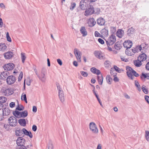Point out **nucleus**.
Returning a JSON list of instances; mask_svg holds the SVG:
<instances>
[{
	"instance_id": "obj_38",
	"label": "nucleus",
	"mask_w": 149,
	"mask_h": 149,
	"mask_svg": "<svg viewBox=\"0 0 149 149\" xmlns=\"http://www.w3.org/2000/svg\"><path fill=\"white\" fill-rule=\"evenodd\" d=\"M135 86L137 88L138 90L139 91H141V88L140 85H139L138 81L136 80L135 81Z\"/></svg>"
},
{
	"instance_id": "obj_36",
	"label": "nucleus",
	"mask_w": 149,
	"mask_h": 149,
	"mask_svg": "<svg viewBox=\"0 0 149 149\" xmlns=\"http://www.w3.org/2000/svg\"><path fill=\"white\" fill-rule=\"evenodd\" d=\"M23 134L22 130L19 129L15 130V135L17 136H22Z\"/></svg>"
},
{
	"instance_id": "obj_35",
	"label": "nucleus",
	"mask_w": 149,
	"mask_h": 149,
	"mask_svg": "<svg viewBox=\"0 0 149 149\" xmlns=\"http://www.w3.org/2000/svg\"><path fill=\"white\" fill-rule=\"evenodd\" d=\"M7 99L6 97L4 96L0 97V103L3 104L7 101Z\"/></svg>"
},
{
	"instance_id": "obj_64",
	"label": "nucleus",
	"mask_w": 149,
	"mask_h": 149,
	"mask_svg": "<svg viewBox=\"0 0 149 149\" xmlns=\"http://www.w3.org/2000/svg\"><path fill=\"white\" fill-rule=\"evenodd\" d=\"M146 70H149V62L147 63L146 65Z\"/></svg>"
},
{
	"instance_id": "obj_43",
	"label": "nucleus",
	"mask_w": 149,
	"mask_h": 149,
	"mask_svg": "<svg viewBox=\"0 0 149 149\" xmlns=\"http://www.w3.org/2000/svg\"><path fill=\"white\" fill-rule=\"evenodd\" d=\"M146 86H144L143 85L142 86V90L143 92L146 94H147L148 93V90L146 88H145Z\"/></svg>"
},
{
	"instance_id": "obj_55",
	"label": "nucleus",
	"mask_w": 149,
	"mask_h": 149,
	"mask_svg": "<svg viewBox=\"0 0 149 149\" xmlns=\"http://www.w3.org/2000/svg\"><path fill=\"white\" fill-rule=\"evenodd\" d=\"M3 127L6 130H8L9 128V125L8 124H5L4 125Z\"/></svg>"
},
{
	"instance_id": "obj_16",
	"label": "nucleus",
	"mask_w": 149,
	"mask_h": 149,
	"mask_svg": "<svg viewBox=\"0 0 149 149\" xmlns=\"http://www.w3.org/2000/svg\"><path fill=\"white\" fill-rule=\"evenodd\" d=\"M96 21L97 24L100 26L104 25L106 22L105 20L101 17L98 18Z\"/></svg>"
},
{
	"instance_id": "obj_50",
	"label": "nucleus",
	"mask_w": 149,
	"mask_h": 149,
	"mask_svg": "<svg viewBox=\"0 0 149 149\" xmlns=\"http://www.w3.org/2000/svg\"><path fill=\"white\" fill-rule=\"evenodd\" d=\"M23 76V73L22 72H21L19 74V76L18 78V81H21L22 79V78Z\"/></svg>"
},
{
	"instance_id": "obj_19",
	"label": "nucleus",
	"mask_w": 149,
	"mask_h": 149,
	"mask_svg": "<svg viewBox=\"0 0 149 149\" xmlns=\"http://www.w3.org/2000/svg\"><path fill=\"white\" fill-rule=\"evenodd\" d=\"M94 54L95 56L98 58L101 59L103 56L102 55V52L101 51H95L94 52Z\"/></svg>"
},
{
	"instance_id": "obj_30",
	"label": "nucleus",
	"mask_w": 149,
	"mask_h": 149,
	"mask_svg": "<svg viewBox=\"0 0 149 149\" xmlns=\"http://www.w3.org/2000/svg\"><path fill=\"white\" fill-rule=\"evenodd\" d=\"M21 113V112L17 110H15L13 112V114L16 118H20V115Z\"/></svg>"
},
{
	"instance_id": "obj_33",
	"label": "nucleus",
	"mask_w": 149,
	"mask_h": 149,
	"mask_svg": "<svg viewBox=\"0 0 149 149\" xmlns=\"http://www.w3.org/2000/svg\"><path fill=\"white\" fill-rule=\"evenodd\" d=\"M107 82L109 84H111V82L112 81V79L109 75H107L106 78Z\"/></svg>"
},
{
	"instance_id": "obj_32",
	"label": "nucleus",
	"mask_w": 149,
	"mask_h": 149,
	"mask_svg": "<svg viewBox=\"0 0 149 149\" xmlns=\"http://www.w3.org/2000/svg\"><path fill=\"white\" fill-rule=\"evenodd\" d=\"M141 62V61L138 59V60L134 61V64L136 67H140L142 65Z\"/></svg>"
},
{
	"instance_id": "obj_45",
	"label": "nucleus",
	"mask_w": 149,
	"mask_h": 149,
	"mask_svg": "<svg viewBox=\"0 0 149 149\" xmlns=\"http://www.w3.org/2000/svg\"><path fill=\"white\" fill-rule=\"evenodd\" d=\"M21 58L22 59V61L23 63H24V61L26 58V57L24 55V53H21Z\"/></svg>"
},
{
	"instance_id": "obj_59",
	"label": "nucleus",
	"mask_w": 149,
	"mask_h": 149,
	"mask_svg": "<svg viewBox=\"0 0 149 149\" xmlns=\"http://www.w3.org/2000/svg\"><path fill=\"white\" fill-rule=\"evenodd\" d=\"M145 99L147 102L149 104V96L148 95H145Z\"/></svg>"
},
{
	"instance_id": "obj_47",
	"label": "nucleus",
	"mask_w": 149,
	"mask_h": 149,
	"mask_svg": "<svg viewBox=\"0 0 149 149\" xmlns=\"http://www.w3.org/2000/svg\"><path fill=\"white\" fill-rule=\"evenodd\" d=\"M100 13V9L99 8H97L94 9V13L95 14L98 15Z\"/></svg>"
},
{
	"instance_id": "obj_1",
	"label": "nucleus",
	"mask_w": 149,
	"mask_h": 149,
	"mask_svg": "<svg viewBox=\"0 0 149 149\" xmlns=\"http://www.w3.org/2000/svg\"><path fill=\"white\" fill-rule=\"evenodd\" d=\"M46 73V70L45 68H42L40 74L38 75V77L39 79L43 82L45 81L46 77L45 74Z\"/></svg>"
},
{
	"instance_id": "obj_28",
	"label": "nucleus",
	"mask_w": 149,
	"mask_h": 149,
	"mask_svg": "<svg viewBox=\"0 0 149 149\" xmlns=\"http://www.w3.org/2000/svg\"><path fill=\"white\" fill-rule=\"evenodd\" d=\"M18 123L21 125L25 126L26 125V121L25 119H20L18 120Z\"/></svg>"
},
{
	"instance_id": "obj_42",
	"label": "nucleus",
	"mask_w": 149,
	"mask_h": 149,
	"mask_svg": "<svg viewBox=\"0 0 149 149\" xmlns=\"http://www.w3.org/2000/svg\"><path fill=\"white\" fill-rule=\"evenodd\" d=\"M24 109V107L22 105H21V107H20L19 105H18L16 109V110H18L19 111H22Z\"/></svg>"
},
{
	"instance_id": "obj_25",
	"label": "nucleus",
	"mask_w": 149,
	"mask_h": 149,
	"mask_svg": "<svg viewBox=\"0 0 149 149\" xmlns=\"http://www.w3.org/2000/svg\"><path fill=\"white\" fill-rule=\"evenodd\" d=\"M80 31L83 36H85L87 35V32L84 26L81 27L80 29Z\"/></svg>"
},
{
	"instance_id": "obj_8",
	"label": "nucleus",
	"mask_w": 149,
	"mask_h": 149,
	"mask_svg": "<svg viewBox=\"0 0 149 149\" xmlns=\"http://www.w3.org/2000/svg\"><path fill=\"white\" fill-rule=\"evenodd\" d=\"M94 8L88 7L85 11L84 15L86 16H88L91 15L94 13Z\"/></svg>"
},
{
	"instance_id": "obj_39",
	"label": "nucleus",
	"mask_w": 149,
	"mask_h": 149,
	"mask_svg": "<svg viewBox=\"0 0 149 149\" xmlns=\"http://www.w3.org/2000/svg\"><path fill=\"white\" fill-rule=\"evenodd\" d=\"M89 6L90 7L94 8L93 6L95 4V2L89 0L88 1Z\"/></svg>"
},
{
	"instance_id": "obj_23",
	"label": "nucleus",
	"mask_w": 149,
	"mask_h": 149,
	"mask_svg": "<svg viewBox=\"0 0 149 149\" xmlns=\"http://www.w3.org/2000/svg\"><path fill=\"white\" fill-rule=\"evenodd\" d=\"M124 34V31L121 29H118L116 33V35L119 38H121Z\"/></svg>"
},
{
	"instance_id": "obj_4",
	"label": "nucleus",
	"mask_w": 149,
	"mask_h": 149,
	"mask_svg": "<svg viewBox=\"0 0 149 149\" xmlns=\"http://www.w3.org/2000/svg\"><path fill=\"white\" fill-rule=\"evenodd\" d=\"M116 41V37L113 34H112L109 37L107 40H106L107 46H110L113 45Z\"/></svg>"
},
{
	"instance_id": "obj_12",
	"label": "nucleus",
	"mask_w": 149,
	"mask_h": 149,
	"mask_svg": "<svg viewBox=\"0 0 149 149\" xmlns=\"http://www.w3.org/2000/svg\"><path fill=\"white\" fill-rule=\"evenodd\" d=\"M96 23V22L93 17L90 18L87 22L88 26L91 27L94 26Z\"/></svg>"
},
{
	"instance_id": "obj_49",
	"label": "nucleus",
	"mask_w": 149,
	"mask_h": 149,
	"mask_svg": "<svg viewBox=\"0 0 149 149\" xmlns=\"http://www.w3.org/2000/svg\"><path fill=\"white\" fill-rule=\"evenodd\" d=\"M80 73L84 77H86L88 76V74L87 72L81 71Z\"/></svg>"
},
{
	"instance_id": "obj_22",
	"label": "nucleus",
	"mask_w": 149,
	"mask_h": 149,
	"mask_svg": "<svg viewBox=\"0 0 149 149\" xmlns=\"http://www.w3.org/2000/svg\"><path fill=\"white\" fill-rule=\"evenodd\" d=\"M84 0H82L80 2L79 6L82 10H85L86 8V3Z\"/></svg>"
},
{
	"instance_id": "obj_57",
	"label": "nucleus",
	"mask_w": 149,
	"mask_h": 149,
	"mask_svg": "<svg viewBox=\"0 0 149 149\" xmlns=\"http://www.w3.org/2000/svg\"><path fill=\"white\" fill-rule=\"evenodd\" d=\"M132 73L133 74L134 76L136 77H138L139 76V74L137 73L134 70L133 71Z\"/></svg>"
},
{
	"instance_id": "obj_61",
	"label": "nucleus",
	"mask_w": 149,
	"mask_h": 149,
	"mask_svg": "<svg viewBox=\"0 0 149 149\" xmlns=\"http://www.w3.org/2000/svg\"><path fill=\"white\" fill-rule=\"evenodd\" d=\"M32 130L36 132L37 129V127L35 125H33L32 126Z\"/></svg>"
},
{
	"instance_id": "obj_63",
	"label": "nucleus",
	"mask_w": 149,
	"mask_h": 149,
	"mask_svg": "<svg viewBox=\"0 0 149 149\" xmlns=\"http://www.w3.org/2000/svg\"><path fill=\"white\" fill-rule=\"evenodd\" d=\"M53 146L52 144L51 143H49L48 146V149H53Z\"/></svg>"
},
{
	"instance_id": "obj_52",
	"label": "nucleus",
	"mask_w": 149,
	"mask_h": 149,
	"mask_svg": "<svg viewBox=\"0 0 149 149\" xmlns=\"http://www.w3.org/2000/svg\"><path fill=\"white\" fill-rule=\"evenodd\" d=\"M116 73L113 75V76L114 77L113 79V81L116 82H118L119 81L118 78L116 76Z\"/></svg>"
},
{
	"instance_id": "obj_37",
	"label": "nucleus",
	"mask_w": 149,
	"mask_h": 149,
	"mask_svg": "<svg viewBox=\"0 0 149 149\" xmlns=\"http://www.w3.org/2000/svg\"><path fill=\"white\" fill-rule=\"evenodd\" d=\"M24 93H23V94ZM21 100L22 101H24L26 103H27L26 95L25 94L23 95H22L21 97Z\"/></svg>"
},
{
	"instance_id": "obj_29",
	"label": "nucleus",
	"mask_w": 149,
	"mask_h": 149,
	"mask_svg": "<svg viewBox=\"0 0 149 149\" xmlns=\"http://www.w3.org/2000/svg\"><path fill=\"white\" fill-rule=\"evenodd\" d=\"M114 47L116 49L119 50L122 48V46L119 42H117L115 44Z\"/></svg>"
},
{
	"instance_id": "obj_31",
	"label": "nucleus",
	"mask_w": 149,
	"mask_h": 149,
	"mask_svg": "<svg viewBox=\"0 0 149 149\" xmlns=\"http://www.w3.org/2000/svg\"><path fill=\"white\" fill-rule=\"evenodd\" d=\"M28 115V111L27 110H25L21 112L20 118H24L26 117Z\"/></svg>"
},
{
	"instance_id": "obj_51",
	"label": "nucleus",
	"mask_w": 149,
	"mask_h": 149,
	"mask_svg": "<svg viewBox=\"0 0 149 149\" xmlns=\"http://www.w3.org/2000/svg\"><path fill=\"white\" fill-rule=\"evenodd\" d=\"M140 77L141 79H143V78L146 79V74H145V73L142 72L141 75L140 76Z\"/></svg>"
},
{
	"instance_id": "obj_58",
	"label": "nucleus",
	"mask_w": 149,
	"mask_h": 149,
	"mask_svg": "<svg viewBox=\"0 0 149 149\" xmlns=\"http://www.w3.org/2000/svg\"><path fill=\"white\" fill-rule=\"evenodd\" d=\"M98 41L101 44H103L104 43V40L101 38H99L98 40Z\"/></svg>"
},
{
	"instance_id": "obj_60",
	"label": "nucleus",
	"mask_w": 149,
	"mask_h": 149,
	"mask_svg": "<svg viewBox=\"0 0 149 149\" xmlns=\"http://www.w3.org/2000/svg\"><path fill=\"white\" fill-rule=\"evenodd\" d=\"M57 62L60 65H62V62L61 60L60 59H58L57 60Z\"/></svg>"
},
{
	"instance_id": "obj_27",
	"label": "nucleus",
	"mask_w": 149,
	"mask_h": 149,
	"mask_svg": "<svg viewBox=\"0 0 149 149\" xmlns=\"http://www.w3.org/2000/svg\"><path fill=\"white\" fill-rule=\"evenodd\" d=\"M100 74V75L97 76V79L99 84L102 85L103 83V78L102 74L101 73Z\"/></svg>"
},
{
	"instance_id": "obj_13",
	"label": "nucleus",
	"mask_w": 149,
	"mask_h": 149,
	"mask_svg": "<svg viewBox=\"0 0 149 149\" xmlns=\"http://www.w3.org/2000/svg\"><path fill=\"white\" fill-rule=\"evenodd\" d=\"M74 53L77 60L80 62L81 61V53L78 49L75 48L74 49Z\"/></svg>"
},
{
	"instance_id": "obj_11",
	"label": "nucleus",
	"mask_w": 149,
	"mask_h": 149,
	"mask_svg": "<svg viewBox=\"0 0 149 149\" xmlns=\"http://www.w3.org/2000/svg\"><path fill=\"white\" fill-rule=\"evenodd\" d=\"M124 47L127 49H130L132 46V42L130 40H125L123 43Z\"/></svg>"
},
{
	"instance_id": "obj_17",
	"label": "nucleus",
	"mask_w": 149,
	"mask_h": 149,
	"mask_svg": "<svg viewBox=\"0 0 149 149\" xmlns=\"http://www.w3.org/2000/svg\"><path fill=\"white\" fill-rule=\"evenodd\" d=\"M4 58L6 59H10L13 56L12 52H8L4 54Z\"/></svg>"
},
{
	"instance_id": "obj_5",
	"label": "nucleus",
	"mask_w": 149,
	"mask_h": 149,
	"mask_svg": "<svg viewBox=\"0 0 149 149\" xmlns=\"http://www.w3.org/2000/svg\"><path fill=\"white\" fill-rule=\"evenodd\" d=\"M90 129L92 132L94 133H97L98 130L96 125L93 122H91L89 124Z\"/></svg>"
},
{
	"instance_id": "obj_40",
	"label": "nucleus",
	"mask_w": 149,
	"mask_h": 149,
	"mask_svg": "<svg viewBox=\"0 0 149 149\" xmlns=\"http://www.w3.org/2000/svg\"><path fill=\"white\" fill-rule=\"evenodd\" d=\"M125 53L127 55L129 56H132L134 55L133 53H132L130 51L128 50V49H126L125 50Z\"/></svg>"
},
{
	"instance_id": "obj_34",
	"label": "nucleus",
	"mask_w": 149,
	"mask_h": 149,
	"mask_svg": "<svg viewBox=\"0 0 149 149\" xmlns=\"http://www.w3.org/2000/svg\"><path fill=\"white\" fill-rule=\"evenodd\" d=\"M6 48V46L4 44L0 43V51L3 52Z\"/></svg>"
},
{
	"instance_id": "obj_62",
	"label": "nucleus",
	"mask_w": 149,
	"mask_h": 149,
	"mask_svg": "<svg viewBox=\"0 0 149 149\" xmlns=\"http://www.w3.org/2000/svg\"><path fill=\"white\" fill-rule=\"evenodd\" d=\"M15 103L14 102H11L10 104V107L11 108H13L15 106Z\"/></svg>"
},
{
	"instance_id": "obj_9",
	"label": "nucleus",
	"mask_w": 149,
	"mask_h": 149,
	"mask_svg": "<svg viewBox=\"0 0 149 149\" xmlns=\"http://www.w3.org/2000/svg\"><path fill=\"white\" fill-rule=\"evenodd\" d=\"M126 70L127 71V76L130 77L132 80H133L134 78V77L132 73L134 70L131 67L129 66H127L126 67Z\"/></svg>"
},
{
	"instance_id": "obj_26",
	"label": "nucleus",
	"mask_w": 149,
	"mask_h": 149,
	"mask_svg": "<svg viewBox=\"0 0 149 149\" xmlns=\"http://www.w3.org/2000/svg\"><path fill=\"white\" fill-rule=\"evenodd\" d=\"M107 28V27H105L101 31V33L104 36H107L108 35V31Z\"/></svg>"
},
{
	"instance_id": "obj_3",
	"label": "nucleus",
	"mask_w": 149,
	"mask_h": 149,
	"mask_svg": "<svg viewBox=\"0 0 149 149\" xmlns=\"http://www.w3.org/2000/svg\"><path fill=\"white\" fill-rule=\"evenodd\" d=\"M57 88L58 91V96L60 101L63 102L64 101V96L63 92L61 89L60 86L58 84H56Z\"/></svg>"
},
{
	"instance_id": "obj_46",
	"label": "nucleus",
	"mask_w": 149,
	"mask_h": 149,
	"mask_svg": "<svg viewBox=\"0 0 149 149\" xmlns=\"http://www.w3.org/2000/svg\"><path fill=\"white\" fill-rule=\"evenodd\" d=\"M142 45H141L140 46H136L135 48H134L136 50L137 52H138L139 50V51H141V50L142 49Z\"/></svg>"
},
{
	"instance_id": "obj_48",
	"label": "nucleus",
	"mask_w": 149,
	"mask_h": 149,
	"mask_svg": "<svg viewBox=\"0 0 149 149\" xmlns=\"http://www.w3.org/2000/svg\"><path fill=\"white\" fill-rule=\"evenodd\" d=\"M26 135H27L29 137L31 138L33 137V135L31 131H28L25 134Z\"/></svg>"
},
{
	"instance_id": "obj_56",
	"label": "nucleus",
	"mask_w": 149,
	"mask_h": 149,
	"mask_svg": "<svg viewBox=\"0 0 149 149\" xmlns=\"http://www.w3.org/2000/svg\"><path fill=\"white\" fill-rule=\"evenodd\" d=\"M18 149H27L24 145L18 146Z\"/></svg>"
},
{
	"instance_id": "obj_24",
	"label": "nucleus",
	"mask_w": 149,
	"mask_h": 149,
	"mask_svg": "<svg viewBox=\"0 0 149 149\" xmlns=\"http://www.w3.org/2000/svg\"><path fill=\"white\" fill-rule=\"evenodd\" d=\"M90 70L93 73L99 75L101 74V72L98 69H97L95 67H93L91 68Z\"/></svg>"
},
{
	"instance_id": "obj_2",
	"label": "nucleus",
	"mask_w": 149,
	"mask_h": 149,
	"mask_svg": "<svg viewBox=\"0 0 149 149\" xmlns=\"http://www.w3.org/2000/svg\"><path fill=\"white\" fill-rule=\"evenodd\" d=\"M17 120L15 116H12L9 117L8 119L10 126L15 127L17 124Z\"/></svg>"
},
{
	"instance_id": "obj_14",
	"label": "nucleus",
	"mask_w": 149,
	"mask_h": 149,
	"mask_svg": "<svg viewBox=\"0 0 149 149\" xmlns=\"http://www.w3.org/2000/svg\"><path fill=\"white\" fill-rule=\"evenodd\" d=\"M135 32V29L132 27L129 28L127 31V35L131 37H132Z\"/></svg>"
},
{
	"instance_id": "obj_15",
	"label": "nucleus",
	"mask_w": 149,
	"mask_h": 149,
	"mask_svg": "<svg viewBox=\"0 0 149 149\" xmlns=\"http://www.w3.org/2000/svg\"><path fill=\"white\" fill-rule=\"evenodd\" d=\"M25 139L22 137H19L16 140V143L18 146L24 145Z\"/></svg>"
},
{
	"instance_id": "obj_10",
	"label": "nucleus",
	"mask_w": 149,
	"mask_h": 149,
	"mask_svg": "<svg viewBox=\"0 0 149 149\" xmlns=\"http://www.w3.org/2000/svg\"><path fill=\"white\" fill-rule=\"evenodd\" d=\"M14 67V65L10 63L5 64L3 66V68L5 70L10 71L13 70Z\"/></svg>"
},
{
	"instance_id": "obj_6",
	"label": "nucleus",
	"mask_w": 149,
	"mask_h": 149,
	"mask_svg": "<svg viewBox=\"0 0 149 149\" xmlns=\"http://www.w3.org/2000/svg\"><path fill=\"white\" fill-rule=\"evenodd\" d=\"M7 83L9 85L14 84L15 81V77L13 75L8 76L6 78Z\"/></svg>"
},
{
	"instance_id": "obj_41",
	"label": "nucleus",
	"mask_w": 149,
	"mask_h": 149,
	"mask_svg": "<svg viewBox=\"0 0 149 149\" xmlns=\"http://www.w3.org/2000/svg\"><path fill=\"white\" fill-rule=\"evenodd\" d=\"M76 4L74 2H72L71 3V6L70 9L71 10H73L75 7Z\"/></svg>"
},
{
	"instance_id": "obj_54",
	"label": "nucleus",
	"mask_w": 149,
	"mask_h": 149,
	"mask_svg": "<svg viewBox=\"0 0 149 149\" xmlns=\"http://www.w3.org/2000/svg\"><path fill=\"white\" fill-rule=\"evenodd\" d=\"M109 63L110 62L109 61H105L104 63V65H105V66L106 67H109L110 65L109 64Z\"/></svg>"
},
{
	"instance_id": "obj_44",
	"label": "nucleus",
	"mask_w": 149,
	"mask_h": 149,
	"mask_svg": "<svg viewBox=\"0 0 149 149\" xmlns=\"http://www.w3.org/2000/svg\"><path fill=\"white\" fill-rule=\"evenodd\" d=\"M114 68L116 71L119 73H121L122 71H123V70L120 69L116 65H114Z\"/></svg>"
},
{
	"instance_id": "obj_21",
	"label": "nucleus",
	"mask_w": 149,
	"mask_h": 149,
	"mask_svg": "<svg viewBox=\"0 0 149 149\" xmlns=\"http://www.w3.org/2000/svg\"><path fill=\"white\" fill-rule=\"evenodd\" d=\"M3 116H7L9 115L10 111L8 108L5 107L4 109H3Z\"/></svg>"
},
{
	"instance_id": "obj_18",
	"label": "nucleus",
	"mask_w": 149,
	"mask_h": 149,
	"mask_svg": "<svg viewBox=\"0 0 149 149\" xmlns=\"http://www.w3.org/2000/svg\"><path fill=\"white\" fill-rule=\"evenodd\" d=\"M9 72L7 71L3 72L0 75L1 79L2 80H5L6 77L9 76Z\"/></svg>"
},
{
	"instance_id": "obj_53",
	"label": "nucleus",
	"mask_w": 149,
	"mask_h": 149,
	"mask_svg": "<svg viewBox=\"0 0 149 149\" xmlns=\"http://www.w3.org/2000/svg\"><path fill=\"white\" fill-rule=\"evenodd\" d=\"M111 33H114L116 32V28L114 27H111Z\"/></svg>"
},
{
	"instance_id": "obj_7",
	"label": "nucleus",
	"mask_w": 149,
	"mask_h": 149,
	"mask_svg": "<svg viewBox=\"0 0 149 149\" xmlns=\"http://www.w3.org/2000/svg\"><path fill=\"white\" fill-rule=\"evenodd\" d=\"M1 92L6 96L11 95L13 93V92L10 88H3L1 89Z\"/></svg>"
},
{
	"instance_id": "obj_20",
	"label": "nucleus",
	"mask_w": 149,
	"mask_h": 149,
	"mask_svg": "<svg viewBox=\"0 0 149 149\" xmlns=\"http://www.w3.org/2000/svg\"><path fill=\"white\" fill-rule=\"evenodd\" d=\"M142 52L143 51L141 52L142 53L138 57V59L141 61L146 60L147 57L146 55L144 53H143Z\"/></svg>"
}]
</instances>
